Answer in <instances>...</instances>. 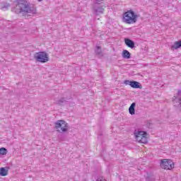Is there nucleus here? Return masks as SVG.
I'll use <instances>...</instances> for the list:
<instances>
[{"label": "nucleus", "instance_id": "nucleus-19", "mask_svg": "<svg viewBox=\"0 0 181 181\" xmlns=\"http://www.w3.org/2000/svg\"><path fill=\"white\" fill-rule=\"evenodd\" d=\"M40 2V1H42V0H38Z\"/></svg>", "mask_w": 181, "mask_h": 181}, {"label": "nucleus", "instance_id": "nucleus-9", "mask_svg": "<svg viewBox=\"0 0 181 181\" xmlns=\"http://www.w3.org/2000/svg\"><path fill=\"white\" fill-rule=\"evenodd\" d=\"M180 47H181V40L174 42V44L171 46V50H176Z\"/></svg>", "mask_w": 181, "mask_h": 181}, {"label": "nucleus", "instance_id": "nucleus-11", "mask_svg": "<svg viewBox=\"0 0 181 181\" xmlns=\"http://www.w3.org/2000/svg\"><path fill=\"white\" fill-rule=\"evenodd\" d=\"M122 56L123 59H131V53L128 50H123Z\"/></svg>", "mask_w": 181, "mask_h": 181}, {"label": "nucleus", "instance_id": "nucleus-4", "mask_svg": "<svg viewBox=\"0 0 181 181\" xmlns=\"http://www.w3.org/2000/svg\"><path fill=\"white\" fill-rule=\"evenodd\" d=\"M94 1H95L93 7L94 15L97 16L98 15H101L104 13V9L105 6H104V4L101 2V1H104V0H94Z\"/></svg>", "mask_w": 181, "mask_h": 181}, {"label": "nucleus", "instance_id": "nucleus-15", "mask_svg": "<svg viewBox=\"0 0 181 181\" xmlns=\"http://www.w3.org/2000/svg\"><path fill=\"white\" fill-rule=\"evenodd\" d=\"M97 49H95V53L98 54V56H103V51L101 50V47L97 46Z\"/></svg>", "mask_w": 181, "mask_h": 181}, {"label": "nucleus", "instance_id": "nucleus-5", "mask_svg": "<svg viewBox=\"0 0 181 181\" xmlns=\"http://www.w3.org/2000/svg\"><path fill=\"white\" fill-rule=\"evenodd\" d=\"M54 124V128L57 132H59V134H65V132L69 131V124L64 120H58Z\"/></svg>", "mask_w": 181, "mask_h": 181}, {"label": "nucleus", "instance_id": "nucleus-3", "mask_svg": "<svg viewBox=\"0 0 181 181\" xmlns=\"http://www.w3.org/2000/svg\"><path fill=\"white\" fill-rule=\"evenodd\" d=\"M134 134L137 142L148 144V133L146 132L142 131L141 129H136Z\"/></svg>", "mask_w": 181, "mask_h": 181}, {"label": "nucleus", "instance_id": "nucleus-14", "mask_svg": "<svg viewBox=\"0 0 181 181\" xmlns=\"http://www.w3.org/2000/svg\"><path fill=\"white\" fill-rule=\"evenodd\" d=\"M64 103H66V100L64 98H61L55 101V104H57V105H63Z\"/></svg>", "mask_w": 181, "mask_h": 181}, {"label": "nucleus", "instance_id": "nucleus-13", "mask_svg": "<svg viewBox=\"0 0 181 181\" xmlns=\"http://www.w3.org/2000/svg\"><path fill=\"white\" fill-rule=\"evenodd\" d=\"M8 172L5 168H0V176H8Z\"/></svg>", "mask_w": 181, "mask_h": 181}, {"label": "nucleus", "instance_id": "nucleus-2", "mask_svg": "<svg viewBox=\"0 0 181 181\" xmlns=\"http://www.w3.org/2000/svg\"><path fill=\"white\" fill-rule=\"evenodd\" d=\"M122 21L124 23H127V25L136 23L138 21V14L135 13L132 10L127 11L123 13Z\"/></svg>", "mask_w": 181, "mask_h": 181}, {"label": "nucleus", "instance_id": "nucleus-7", "mask_svg": "<svg viewBox=\"0 0 181 181\" xmlns=\"http://www.w3.org/2000/svg\"><path fill=\"white\" fill-rule=\"evenodd\" d=\"M160 168L165 170H172L175 168V163L170 159H163L160 160Z\"/></svg>", "mask_w": 181, "mask_h": 181}, {"label": "nucleus", "instance_id": "nucleus-8", "mask_svg": "<svg viewBox=\"0 0 181 181\" xmlns=\"http://www.w3.org/2000/svg\"><path fill=\"white\" fill-rule=\"evenodd\" d=\"M124 43L127 46H128V47H130V49H134V47H135V42L130 39L125 38Z\"/></svg>", "mask_w": 181, "mask_h": 181}, {"label": "nucleus", "instance_id": "nucleus-18", "mask_svg": "<svg viewBox=\"0 0 181 181\" xmlns=\"http://www.w3.org/2000/svg\"><path fill=\"white\" fill-rule=\"evenodd\" d=\"M9 6V4H7L6 6H4V7L1 8V9L3 11H5V9H6V8H8Z\"/></svg>", "mask_w": 181, "mask_h": 181}, {"label": "nucleus", "instance_id": "nucleus-10", "mask_svg": "<svg viewBox=\"0 0 181 181\" xmlns=\"http://www.w3.org/2000/svg\"><path fill=\"white\" fill-rule=\"evenodd\" d=\"M136 104L135 103H132L130 107H129V112L131 115H135V107Z\"/></svg>", "mask_w": 181, "mask_h": 181}, {"label": "nucleus", "instance_id": "nucleus-16", "mask_svg": "<svg viewBox=\"0 0 181 181\" xmlns=\"http://www.w3.org/2000/svg\"><path fill=\"white\" fill-rule=\"evenodd\" d=\"M6 153H8V150L5 148H0V155H6Z\"/></svg>", "mask_w": 181, "mask_h": 181}, {"label": "nucleus", "instance_id": "nucleus-12", "mask_svg": "<svg viewBox=\"0 0 181 181\" xmlns=\"http://www.w3.org/2000/svg\"><path fill=\"white\" fill-rule=\"evenodd\" d=\"M141 83L139 82H136L135 81H132L130 86L132 87V88H141Z\"/></svg>", "mask_w": 181, "mask_h": 181}, {"label": "nucleus", "instance_id": "nucleus-6", "mask_svg": "<svg viewBox=\"0 0 181 181\" xmlns=\"http://www.w3.org/2000/svg\"><path fill=\"white\" fill-rule=\"evenodd\" d=\"M37 62L40 63H47L49 62V54L46 52H36L34 56Z\"/></svg>", "mask_w": 181, "mask_h": 181}, {"label": "nucleus", "instance_id": "nucleus-17", "mask_svg": "<svg viewBox=\"0 0 181 181\" xmlns=\"http://www.w3.org/2000/svg\"><path fill=\"white\" fill-rule=\"evenodd\" d=\"M132 83V81L126 80L124 81V84L127 86H131V83Z\"/></svg>", "mask_w": 181, "mask_h": 181}, {"label": "nucleus", "instance_id": "nucleus-1", "mask_svg": "<svg viewBox=\"0 0 181 181\" xmlns=\"http://www.w3.org/2000/svg\"><path fill=\"white\" fill-rule=\"evenodd\" d=\"M12 11L15 13H32L36 14V8L33 4L23 1H19L16 7L12 8Z\"/></svg>", "mask_w": 181, "mask_h": 181}]
</instances>
